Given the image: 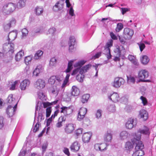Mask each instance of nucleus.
<instances>
[{"label": "nucleus", "instance_id": "1", "mask_svg": "<svg viewBox=\"0 0 156 156\" xmlns=\"http://www.w3.org/2000/svg\"><path fill=\"white\" fill-rule=\"evenodd\" d=\"M140 135L137 136L136 134V137H134L132 141L133 144L135 143L136 144L135 150H143L142 149L144 148V145L142 143V141L140 140Z\"/></svg>", "mask_w": 156, "mask_h": 156}, {"label": "nucleus", "instance_id": "2", "mask_svg": "<svg viewBox=\"0 0 156 156\" xmlns=\"http://www.w3.org/2000/svg\"><path fill=\"white\" fill-rule=\"evenodd\" d=\"M149 76L148 72L145 69L140 70L138 73V77L139 79V81L143 82L149 81L147 79Z\"/></svg>", "mask_w": 156, "mask_h": 156}, {"label": "nucleus", "instance_id": "3", "mask_svg": "<svg viewBox=\"0 0 156 156\" xmlns=\"http://www.w3.org/2000/svg\"><path fill=\"white\" fill-rule=\"evenodd\" d=\"M16 9L15 4L9 3L5 5L3 7V10L4 12L9 14L12 12Z\"/></svg>", "mask_w": 156, "mask_h": 156}, {"label": "nucleus", "instance_id": "4", "mask_svg": "<svg viewBox=\"0 0 156 156\" xmlns=\"http://www.w3.org/2000/svg\"><path fill=\"white\" fill-rule=\"evenodd\" d=\"M134 34L133 30L128 28H125L124 29L123 36L125 39H131Z\"/></svg>", "mask_w": 156, "mask_h": 156}, {"label": "nucleus", "instance_id": "5", "mask_svg": "<svg viewBox=\"0 0 156 156\" xmlns=\"http://www.w3.org/2000/svg\"><path fill=\"white\" fill-rule=\"evenodd\" d=\"M125 82V80L122 77H116L115 78L114 81L112 83V86L113 87L118 88L123 84Z\"/></svg>", "mask_w": 156, "mask_h": 156}, {"label": "nucleus", "instance_id": "6", "mask_svg": "<svg viewBox=\"0 0 156 156\" xmlns=\"http://www.w3.org/2000/svg\"><path fill=\"white\" fill-rule=\"evenodd\" d=\"M87 112V109L85 108H81L78 114L77 119L79 121H82L85 117Z\"/></svg>", "mask_w": 156, "mask_h": 156}, {"label": "nucleus", "instance_id": "7", "mask_svg": "<svg viewBox=\"0 0 156 156\" xmlns=\"http://www.w3.org/2000/svg\"><path fill=\"white\" fill-rule=\"evenodd\" d=\"M104 140L105 143L108 145L111 142L112 139V134L110 131H108L104 136Z\"/></svg>", "mask_w": 156, "mask_h": 156}, {"label": "nucleus", "instance_id": "8", "mask_svg": "<svg viewBox=\"0 0 156 156\" xmlns=\"http://www.w3.org/2000/svg\"><path fill=\"white\" fill-rule=\"evenodd\" d=\"M16 23V21L15 18H11L8 20L7 23L4 25V29L5 30L9 29L11 27L15 25Z\"/></svg>", "mask_w": 156, "mask_h": 156}, {"label": "nucleus", "instance_id": "9", "mask_svg": "<svg viewBox=\"0 0 156 156\" xmlns=\"http://www.w3.org/2000/svg\"><path fill=\"white\" fill-rule=\"evenodd\" d=\"M64 5V1L60 0L57 2L53 6V10L55 12L61 11L62 10Z\"/></svg>", "mask_w": 156, "mask_h": 156}, {"label": "nucleus", "instance_id": "10", "mask_svg": "<svg viewBox=\"0 0 156 156\" xmlns=\"http://www.w3.org/2000/svg\"><path fill=\"white\" fill-rule=\"evenodd\" d=\"M14 44L13 43H9L5 44L3 46V49L5 51H8L9 53L12 54L14 52Z\"/></svg>", "mask_w": 156, "mask_h": 156}, {"label": "nucleus", "instance_id": "11", "mask_svg": "<svg viewBox=\"0 0 156 156\" xmlns=\"http://www.w3.org/2000/svg\"><path fill=\"white\" fill-rule=\"evenodd\" d=\"M45 80L41 79L37 80L35 84L36 87L39 90L44 88L45 87Z\"/></svg>", "mask_w": 156, "mask_h": 156}, {"label": "nucleus", "instance_id": "12", "mask_svg": "<svg viewBox=\"0 0 156 156\" xmlns=\"http://www.w3.org/2000/svg\"><path fill=\"white\" fill-rule=\"evenodd\" d=\"M150 133L149 129L147 127L144 126L138 130L137 133H140L138 136L141 134L149 136L150 134ZM140 135L141 136V135Z\"/></svg>", "mask_w": 156, "mask_h": 156}, {"label": "nucleus", "instance_id": "13", "mask_svg": "<svg viewBox=\"0 0 156 156\" xmlns=\"http://www.w3.org/2000/svg\"><path fill=\"white\" fill-rule=\"evenodd\" d=\"M136 125V122L134 121V119L132 118L129 119L125 124L126 127V128L131 129L134 126Z\"/></svg>", "mask_w": 156, "mask_h": 156}, {"label": "nucleus", "instance_id": "14", "mask_svg": "<svg viewBox=\"0 0 156 156\" xmlns=\"http://www.w3.org/2000/svg\"><path fill=\"white\" fill-rule=\"evenodd\" d=\"M80 145L77 141H75L73 143L70 147V150L73 152H76L80 148Z\"/></svg>", "mask_w": 156, "mask_h": 156}, {"label": "nucleus", "instance_id": "15", "mask_svg": "<svg viewBox=\"0 0 156 156\" xmlns=\"http://www.w3.org/2000/svg\"><path fill=\"white\" fill-rule=\"evenodd\" d=\"M30 84V81L28 79L23 80L20 83V87L21 90H24L28 87Z\"/></svg>", "mask_w": 156, "mask_h": 156}, {"label": "nucleus", "instance_id": "16", "mask_svg": "<svg viewBox=\"0 0 156 156\" xmlns=\"http://www.w3.org/2000/svg\"><path fill=\"white\" fill-rule=\"evenodd\" d=\"M92 136V133L90 132L84 133L82 137L83 142L84 143L89 142Z\"/></svg>", "mask_w": 156, "mask_h": 156}, {"label": "nucleus", "instance_id": "17", "mask_svg": "<svg viewBox=\"0 0 156 156\" xmlns=\"http://www.w3.org/2000/svg\"><path fill=\"white\" fill-rule=\"evenodd\" d=\"M60 112L63 113L65 115H69L73 112V110L69 107H66L62 106L61 108Z\"/></svg>", "mask_w": 156, "mask_h": 156}, {"label": "nucleus", "instance_id": "18", "mask_svg": "<svg viewBox=\"0 0 156 156\" xmlns=\"http://www.w3.org/2000/svg\"><path fill=\"white\" fill-rule=\"evenodd\" d=\"M133 148L132 143L130 142H126L125 145L124 150L127 153H129Z\"/></svg>", "mask_w": 156, "mask_h": 156}, {"label": "nucleus", "instance_id": "19", "mask_svg": "<svg viewBox=\"0 0 156 156\" xmlns=\"http://www.w3.org/2000/svg\"><path fill=\"white\" fill-rule=\"evenodd\" d=\"M74 130V126L73 124L69 123L67 125L65 128V130L67 133H70Z\"/></svg>", "mask_w": 156, "mask_h": 156}, {"label": "nucleus", "instance_id": "20", "mask_svg": "<svg viewBox=\"0 0 156 156\" xmlns=\"http://www.w3.org/2000/svg\"><path fill=\"white\" fill-rule=\"evenodd\" d=\"M17 33L16 31H13L10 32L8 36V41L9 42L14 40L17 36Z\"/></svg>", "mask_w": 156, "mask_h": 156}, {"label": "nucleus", "instance_id": "21", "mask_svg": "<svg viewBox=\"0 0 156 156\" xmlns=\"http://www.w3.org/2000/svg\"><path fill=\"white\" fill-rule=\"evenodd\" d=\"M139 115L144 121H146L148 118V113L144 109L141 110L139 112Z\"/></svg>", "mask_w": 156, "mask_h": 156}, {"label": "nucleus", "instance_id": "22", "mask_svg": "<svg viewBox=\"0 0 156 156\" xmlns=\"http://www.w3.org/2000/svg\"><path fill=\"white\" fill-rule=\"evenodd\" d=\"M80 94V91L78 88L75 86H73L72 87V90L71 92L72 96H77Z\"/></svg>", "mask_w": 156, "mask_h": 156}, {"label": "nucleus", "instance_id": "23", "mask_svg": "<svg viewBox=\"0 0 156 156\" xmlns=\"http://www.w3.org/2000/svg\"><path fill=\"white\" fill-rule=\"evenodd\" d=\"M129 60L134 65L137 66L139 65V63L136 57L132 55H129L128 56Z\"/></svg>", "mask_w": 156, "mask_h": 156}, {"label": "nucleus", "instance_id": "24", "mask_svg": "<svg viewBox=\"0 0 156 156\" xmlns=\"http://www.w3.org/2000/svg\"><path fill=\"white\" fill-rule=\"evenodd\" d=\"M66 120V118L64 116H61L58 119V122L56 124V126L59 128L62 126V123L65 122Z\"/></svg>", "mask_w": 156, "mask_h": 156}, {"label": "nucleus", "instance_id": "25", "mask_svg": "<svg viewBox=\"0 0 156 156\" xmlns=\"http://www.w3.org/2000/svg\"><path fill=\"white\" fill-rule=\"evenodd\" d=\"M109 98L112 101L116 102L118 101L119 96L118 94L116 93H113Z\"/></svg>", "mask_w": 156, "mask_h": 156}, {"label": "nucleus", "instance_id": "26", "mask_svg": "<svg viewBox=\"0 0 156 156\" xmlns=\"http://www.w3.org/2000/svg\"><path fill=\"white\" fill-rule=\"evenodd\" d=\"M15 112L14 108H12V107L11 106H8L6 112L7 114L9 117H12L14 115Z\"/></svg>", "mask_w": 156, "mask_h": 156}, {"label": "nucleus", "instance_id": "27", "mask_svg": "<svg viewBox=\"0 0 156 156\" xmlns=\"http://www.w3.org/2000/svg\"><path fill=\"white\" fill-rule=\"evenodd\" d=\"M24 51L21 50L18 52L15 55V58L16 61H18L22 59V57L24 55Z\"/></svg>", "mask_w": 156, "mask_h": 156}, {"label": "nucleus", "instance_id": "28", "mask_svg": "<svg viewBox=\"0 0 156 156\" xmlns=\"http://www.w3.org/2000/svg\"><path fill=\"white\" fill-rule=\"evenodd\" d=\"M110 51V48L105 47V49L104 51V54L106 55L107 58L108 59H110L112 57V55H111Z\"/></svg>", "mask_w": 156, "mask_h": 156}, {"label": "nucleus", "instance_id": "29", "mask_svg": "<svg viewBox=\"0 0 156 156\" xmlns=\"http://www.w3.org/2000/svg\"><path fill=\"white\" fill-rule=\"evenodd\" d=\"M144 154L143 150H135L132 156H143Z\"/></svg>", "mask_w": 156, "mask_h": 156}, {"label": "nucleus", "instance_id": "30", "mask_svg": "<svg viewBox=\"0 0 156 156\" xmlns=\"http://www.w3.org/2000/svg\"><path fill=\"white\" fill-rule=\"evenodd\" d=\"M73 61H70L69 62L68 64V66L67 69L65 71V72L66 73H69L73 69Z\"/></svg>", "mask_w": 156, "mask_h": 156}, {"label": "nucleus", "instance_id": "31", "mask_svg": "<svg viewBox=\"0 0 156 156\" xmlns=\"http://www.w3.org/2000/svg\"><path fill=\"white\" fill-rule=\"evenodd\" d=\"M35 11L36 14L37 15H41L43 11V8L41 6H37L35 9Z\"/></svg>", "mask_w": 156, "mask_h": 156}, {"label": "nucleus", "instance_id": "32", "mask_svg": "<svg viewBox=\"0 0 156 156\" xmlns=\"http://www.w3.org/2000/svg\"><path fill=\"white\" fill-rule=\"evenodd\" d=\"M82 71L80 70V74H78L76 76V80L80 82H83V79L84 78V75L83 74Z\"/></svg>", "mask_w": 156, "mask_h": 156}, {"label": "nucleus", "instance_id": "33", "mask_svg": "<svg viewBox=\"0 0 156 156\" xmlns=\"http://www.w3.org/2000/svg\"><path fill=\"white\" fill-rule=\"evenodd\" d=\"M128 136V133L126 131H123L120 133V137L121 139L124 140L126 139Z\"/></svg>", "mask_w": 156, "mask_h": 156}, {"label": "nucleus", "instance_id": "34", "mask_svg": "<svg viewBox=\"0 0 156 156\" xmlns=\"http://www.w3.org/2000/svg\"><path fill=\"white\" fill-rule=\"evenodd\" d=\"M141 61L142 64L146 65L149 62V59L147 55H143L141 58Z\"/></svg>", "mask_w": 156, "mask_h": 156}, {"label": "nucleus", "instance_id": "35", "mask_svg": "<svg viewBox=\"0 0 156 156\" xmlns=\"http://www.w3.org/2000/svg\"><path fill=\"white\" fill-rule=\"evenodd\" d=\"M26 0H20L17 4V7L19 8L23 7L25 6Z\"/></svg>", "mask_w": 156, "mask_h": 156}, {"label": "nucleus", "instance_id": "36", "mask_svg": "<svg viewBox=\"0 0 156 156\" xmlns=\"http://www.w3.org/2000/svg\"><path fill=\"white\" fill-rule=\"evenodd\" d=\"M90 97V95L86 94L83 95L82 97L81 101L83 103L87 102Z\"/></svg>", "mask_w": 156, "mask_h": 156}, {"label": "nucleus", "instance_id": "37", "mask_svg": "<svg viewBox=\"0 0 156 156\" xmlns=\"http://www.w3.org/2000/svg\"><path fill=\"white\" fill-rule=\"evenodd\" d=\"M56 78L55 76H52L50 77L48 80L49 84L51 85L54 84L56 81Z\"/></svg>", "mask_w": 156, "mask_h": 156}, {"label": "nucleus", "instance_id": "38", "mask_svg": "<svg viewBox=\"0 0 156 156\" xmlns=\"http://www.w3.org/2000/svg\"><path fill=\"white\" fill-rule=\"evenodd\" d=\"M43 52L41 50L38 51L35 53L34 57V59H38L42 55Z\"/></svg>", "mask_w": 156, "mask_h": 156}, {"label": "nucleus", "instance_id": "39", "mask_svg": "<svg viewBox=\"0 0 156 156\" xmlns=\"http://www.w3.org/2000/svg\"><path fill=\"white\" fill-rule=\"evenodd\" d=\"M91 67V65L90 64H88L83 67L80 70L82 71V73H85L87 72V70H88Z\"/></svg>", "mask_w": 156, "mask_h": 156}, {"label": "nucleus", "instance_id": "40", "mask_svg": "<svg viewBox=\"0 0 156 156\" xmlns=\"http://www.w3.org/2000/svg\"><path fill=\"white\" fill-rule=\"evenodd\" d=\"M123 24L121 23H119L117 25L115 30L116 32H119L123 28Z\"/></svg>", "mask_w": 156, "mask_h": 156}, {"label": "nucleus", "instance_id": "41", "mask_svg": "<svg viewBox=\"0 0 156 156\" xmlns=\"http://www.w3.org/2000/svg\"><path fill=\"white\" fill-rule=\"evenodd\" d=\"M46 117L48 118L49 117L51 114L52 109L51 107H49L47 108L46 110Z\"/></svg>", "mask_w": 156, "mask_h": 156}, {"label": "nucleus", "instance_id": "42", "mask_svg": "<svg viewBox=\"0 0 156 156\" xmlns=\"http://www.w3.org/2000/svg\"><path fill=\"white\" fill-rule=\"evenodd\" d=\"M115 52L117 53L118 56L120 57L121 55V47L119 46H117L116 48L115 49Z\"/></svg>", "mask_w": 156, "mask_h": 156}, {"label": "nucleus", "instance_id": "43", "mask_svg": "<svg viewBox=\"0 0 156 156\" xmlns=\"http://www.w3.org/2000/svg\"><path fill=\"white\" fill-rule=\"evenodd\" d=\"M57 60L55 57L52 58L50 60L49 63L50 65L51 66H55Z\"/></svg>", "mask_w": 156, "mask_h": 156}, {"label": "nucleus", "instance_id": "44", "mask_svg": "<svg viewBox=\"0 0 156 156\" xmlns=\"http://www.w3.org/2000/svg\"><path fill=\"white\" fill-rule=\"evenodd\" d=\"M13 96L12 94L9 95L7 98L8 101V103L11 104L12 105L13 104L14 101L13 100Z\"/></svg>", "mask_w": 156, "mask_h": 156}, {"label": "nucleus", "instance_id": "45", "mask_svg": "<svg viewBox=\"0 0 156 156\" xmlns=\"http://www.w3.org/2000/svg\"><path fill=\"white\" fill-rule=\"evenodd\" d=\"M32 58L31 56H29L25 57L24 59V61L26 65L29 64V62H30L32 60Z\"/></svg>", "mask_w": 156, "mask_h": 156}, {"label": "nucleus", "instance_id": "46", "mask_svg": "<svg viewBox=\"0 0 156 156\" xmlns=\"http://www.w3.org/2000/svg\"><path fill=\"white\" fill-rule=\"evenodd\" d=\"M18 82V80H16L14 81L12 84L10 88L11 90H14L15 89L16 85Z\"/></svg>", "mask_w": 156, "mask_h": 156}, {"label": "nucleus", "instance_id": "47", "mask_svg": "<svg viewBox=\"0 0 156 156\" xmlns=\"http://www.w3.org/2000/svg\"><path fill=\"white\" fill-rule=\"evenodd\" d=\"M63 151L64 153L67 155V156H69L70 155V153L69 151V149L68 148L66 147H64L63 150Z\"/></svg>", "mask_w": 156, "mask_h": 156}, {"label": "nucleus", "instance_id": "48", "mask_svg": "<svg viewBox=\"0 0 156 156\" xmlns=\"http://www.w3.org/2000/svg\"><path fill=\"white\" fill-rule=\"evenodd\" d=\"M140 99L142 100V103L144 105H146L147 103V99L143 96H141Z\"/></svg>", "mask_w": 156, "mask_h": 156}, {"label": "nucleus", "instance_id": "49", "mask_svg": "<svg viewBox=\"0 0 156 156\" xmlns=\"http://www.w3.org/2000/svg\"><path fill=\"white\" fill-rule=\"evenodd\" d=\"M113 42V41L112 40H110L109 42L107 43L105 47L110 48L112 46Z\"/></svg>", "mask_w": 156, "mask_h": 156}, {"label": "nucleus", "instance_id": "50", "mask_svg": "<svg viewBox=\"0 0 156 156\" xmlns=\"http://www.w3.org/2000/svg\"><path fill=\"white\" fill-rule=\"evenodd\" d=\"M106 143H102L100 144V151H102L105 149L106 148Z\"/></svg>", "mask_w": 156, "mask_h": 156}, {"label": "nucleus", "instance_id": "51", "mask_svg": "<svg viewBox=\"0 0 156 156\" xmlns=\"http://www.w3.org/2000/svg\"><path fill=\"white\" fill-rule=\"evenodd\" d=\"M39 124L38 123H37L33 128V132L34 133L36 132L37 131L39 130Z\"/></svg>", "mask_w": 156, "mask_h": 156}, {"label": "nucleus", "instance_id": "52", "mask_svg": "<svg viewBox=\"0 0 156 156\" xmlns=\"http://www.w3.org/2000/svg\"><path fill=\"white\" fill-rule=\"evenodd\" d=\"M128 81L130 83H134L135 82V80L134 78L132 76H127Z\"/></svg>", "mask_w": 156, "mask_h": 156}, {"label": "nucleus", "instance_id": "53", "mask_svg": "<svg viewBox=\"0 0 156 156\" xmlns=\"http://www.w3.org/2000/svg\"><path fill=\"white\" fill-rule=\"evenodd\" d=\"M4 119L3 117L0 116V129H1L4 126Z\"/></svg>", "mask_w": 156, "mask_h": 156}, {"label": "nucleus", "instance_id": "54", "mask_svg": "<svg viewBox=\"0 0 156 156\" xmlns=\"http://www.w3.org/2000/svg\"><path fill=\"white\" fill-rule=\"evenodd\" d=\"M22 32L23 36H26L28 33V31L26 28H23L22 30Z\"/></svg>", "mask_w": 156, "mask_h": 156}, {"label": "nucleus", "instance_id": "55", "mask_svg": "<svg viewBox=\"0 0 156 156\" xmlns=\"http://www.w3.org/2000/svg\"><path fill=\"white\" fill-rule=\"evenodd\" d=\"M43 107L44 108H48L50 106L52 105V104L50 103L49 102H44L43 103Z\"/></svg>", "mask_w": 156, "mask_h": 156}, {"label": "nucleus", "instance_id": "56", "mask_svg": "<svg viewBox=\"0 0 156 156\" xmlns=\"http://www.w3.org/2000/svg\"><path fill=\"white\" fill-rule=\"evenodd\" d=\"M40 73V70L39 69L36 68L34 71L33 74L34 75L37 76Z\"/></svg>", "mask_w": 156, "mask_h": 156}, {"label": "nucleus", "instance_id": "57", "mask_svg": "<svg viewBox=\"0 0 156 156\" xmlns=\"http://www.w3.org/2000/svg\"><path fill=\"white\" fill-rule=\"evenodd\" d=\"M56 78V80H57L59 82L61 81L63 79V76H60L58 75L57 76H55Z\"/></svg>", "mask_w": 156, "mask_h": 156}, {"label": "nucleus", "instance_id": "58", "mask_svg": "<svg viewBox=\"0 0 156 156\" xmlns=\"http://www.w3.org/2000/svg\"><path fill=\"white\" fill-rule=\"evenodd\" d=\"M83 129L82 128H80L77 129L76 131V134L77 136H79L82 133Z\"/></svg>", "mask_w": 156, "mask_h": 156}, {"label": "nucleus", "instance_id": "59", "mask_svg": "<svg viewBox=\"0 0 156 156\" xmlns=\"http://www.w3.org/2000/svg\"><path fill=\"white\" fill-rule=\"evenodd\" d=\"M101 115V111L100 110H98L96 113V116L97 118H100Z\"/></svg>", "mask_w": 156, "mask_h": 156}, {"label": "nucleus", "instance_id": "60", "mask_svg": "<svg viewBox=\"0 0 156 156\" xmlns=\"http://www.w3.org/2000/svg\"><path fill=\"white\" fill-rule=\"evenodd\" d=\"M121 9L122 10V15H124L126 12L130 10L129 9L125 8H121Z\"/></svg>", "mask_w": 156, "mask_h": 156}, {"label": "nucleus", "instance_id": "61", "mask_svg": "<svg viewBox=\"0 0 156 156\" xmlns=\"http://www.w3.org/2000/svg\"><path fill=\"white\" fill-rule=\"evenodd\" d=\"M75 41V39L73 36H71L69 38V44H71L72 43V44H74V42Z\"/></svg>", "mask_w": 156, "mask_h": 156}, {"label": "nucleus", "instance_id": "62", "mask_svg": "<svg viewBox=\"0 0 156 156\" xmlns=\"http://www.w3.org/2000/svg\"><path fill=\"white\" fill-rule=\"evenodd\" d=\"M80 69L79 68H77L73 70L72 73H71V75L72 76L76 74L78 72L80 71Z\"/></svg>", "mask_w": 156, "mask_h": 156}, {"label": "nucleus", "instance_id": "63", "mask_svg": "<svg viewBox=\"0 0 156 156\" xmlns=\"http://www.w3.org/2000/svg\"><path fill=\"white\" fill-rule=\"evenodd\" d=\"M101 52H98L96 53L95 55L93 56V58L95 59L98 58L101 56Z\"/></svg>", "mask_w": 156, "mask_h": 156}, {"label": "nucleus", "instance_id": "64", "mask_svg": "<svg viewBox=\"0 0 156 156\" xmlns=\"http://www.w3.org/2000/svg\"><path fill=\"white\" fill-rule=\"evenodd\" d=\"M74 10L73 7H71L69 11V14L71 16H73L75 15L74 14Z\"/></svg>", "mask_w": 156, "mask_h": 156}]
</instances>
